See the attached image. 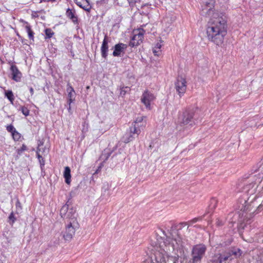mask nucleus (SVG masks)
I'll return each mask as SVG.
<instances>
[{
    "mask_svg": "<svg viewBox=\"0 0 263 263\" xmlns=\"http://www.w3.org/2000/svg\"><path fill=\"white\" fill-rule=\"evenodd\" d=\"M157 242L152 250L151 256L142 263H178L179 255L183 253L184 242L178 230L171 237H166L164 231L156 232Z\"/></svg>",
    "mask_w": 263,
    "mask_h": 263,
    "instance_id": "f257e3e1",
    "label": "nucleus"
},
{
    "mask_svg": "<svg viewBox=\"0 0 263 263\" xmlns=\"http://www.w3.org/2000/svg\"><path fill=\"white\" fill-rule=\"evenodd\" d=\"M201 14L210 17L206 28L208 39L218 46L221 45L227 33V18L226 15L214 12L213 5L206 3L201 10Z\"/></svg>",
    "mask_w": 263,
    "mask_h": 263,
    "instance_id": "f03ea898",
    "label": "nucleus"
},
{
    "mask_svg": "<svg viewBox=\"0 0 263 263\" xmlns=\"http://www.w3.org/2000/svg\"><path fill=\"white\" fill-rule=\"evenodd\" d=\"M242 253V251L238 248H233L215 254L210 259L211 263H229L232 260L234 256L235 258L240 257Z\"/></svg>",
    "mask_w": 263,
    "mask_h": 263,
    "instance_id": "7ed1b4c3",
    "label": "nucleus"
},
{
    "mask_svg": "<svg viewBox=\"0 0 263 263\" xmlns=\"http://www.w3.org/2000/svg\"><path fill=\"white\" fill-rule=\"evenodd\" d=\"M60 215L65 222H72L73 220L78 221L76 210L68 203V201L61 209Z\"/></svg>",
    "mask_w": 263,
    "mask_h": 263,
    "instance_id": "20e7f679",
    "label": "nucleus"
},
{
    "mask_svg": "<svg viewBox=\"0 0 263 263\" xmlns=\"http://www.w3.org/2000/svg\"><path fill=\"white\" fill-rule=\"evenodd\" d=\"M65 228L63 232V237L65 240L70 241L74 235L76 229L79 227L78 221L75 220L72 222H65Z\"/></svg>",
    "mask_w": 263,
    "mask_h": 263,
    "instance_id": "39448f33",
    "label": "nucleus"
},
{
    "mask_svg": "<svg viewBox=\"0 0 263 263\" xmlns=\"http://www.w3.org/2000/svg\"><path fill=\"white\" fill-rule=\"evenodd\" d=\"M206 247L203 245H198L194 246L192 251V259L190 260V263L200 262L203 257Z\"/></svg>",
    "mask_w": 263,
    "mask_h": 263,
    "instance_id": "423d86ee",
    "label": "nucleus"
},
{
    "mask_svg": "<svg viewBox=\"0 0 263 263\" xmlns=\"http://www.w3.org/2000/svg\"><path fill=\"white\" fill-rule=\"evenodd\" d=\"M194 113L190 110H184L179 118V124L181 126H184L189 124L192 120Z\"/></svg>",
    "mask_w": 263,
    "mask_h": 263,
    "instance_id": "0eeeda50",
    "label": "nucleus"
},
{
    "mask_svg": "<svg viewBox=\"0 0 263 263\" xmlns=\"http://www.w3.org/2000/svg\"><path fill=\"white\" fill-rule=\"evenodd\" d=\"M145 31L143 29H139L134 31V34L129 43V45L132 47L140 45L143 41V35Z\"/></svg>",
    "mask_w": 263,
    "mask_h": 263,
    "instance_id": "6e6552de",
    "label": "nucleus"
},
{
    "mask_svg": "<svg viewBox=\"0 0 263 263\" xmlns=\"http://www.w3.org/2000/svg\"><path fill=\"white\" fill-rule=\"evenodd\" d=\"M175 89L180 97H181L186 90V81L182 78H178L175 82Z\"/></svg>",
    "mask_w": 263,
    "mask_h": 263,
    "instance_id": "1a4fd4ad",
    "label": "nucleus"
},
{
    "mask_svg": "<svg viewBox=\"0 0 263 263\" xmlns=\"http://www.w3.org/2000/svg\"><path fill=\"white\" fill-rule=\"evenodd\" d=\"M155 98L156 97L153 93L146 90L143 93L141 98V101L145 106L146 108L150 110L151 109V102L153 101Z\"/></svg>",
    "mask_w": 263,
    "mask_h": 263,
    "instance_id": "9d476101",
    "label": "nucleus"
},
{
    "mask_svg": "<svg viewBox=\"0 0 263 263\" xmlns=\"http://www.w3.org/2000/svg\"><path fill=\"white\" fill-rule=\"evenodd\" d=\"M135 124H133V125L130 127V135L128 137H124V142L128 143L130 141L133 140L134 138V135L135 134L138 136L140 133V129Z\"/></svg>",
    "mask_w": 263,
    "mask_h": 263,
    "instance_id": "9b49d317",
    "label": "nucleus"
},
{
    "mask_svg": "<svg viewBox=\"0 0 263 263\" xmlns=\"http://www.w3.org/2000/svg\"><path fill=\"white\" fill-rule=\"evenodd\" d=\"M112 54L114 57H118L121 55V53L124 52L127 48V45L123 43H118L115 45Z\"/></svg>",
    "mask_w": 263,
    "mask_h": 263,
    "instance_id": "f8f14e48",
    "label": "nucleus"
},
{
    "mask_svg": "<svg viewBox=\"0 0 263 263\" xmlns=\"http://www.w3.org/2000/svg\"><path fill=\"white\" fill-rule=\"evenodd\" d=\"M10 69L12 72V79L16 82H20L22 77L21 72L15 65H11Z\"/></svg>",
    "mask_w": 263,
    "mask_h": 263,
    "instance_id": "ddd939ff",
    "label": "nucleus"
},
{
    "mask_svg": "<svg viewBox=\"0 0 263 263\" xmlns=\"http://www.w3.org/2000/svg\"><path fill=\"white\" fill-rule=\"evenodd\" d=\"M108 40L107 36L105 35L101 48V55L104 59H106L107 56V52L108 51Z\"/></svg>",
    "mask_w": 263,
    "mask_h": 263,
    "instance_id": "4468645a",
    "label": "nucleus"
},
{
    "mask_svg": "<svg viewBox=\"0 0 263 263\" xmlns=\"http://www.w3.org/2000/svg\"><path fill=\"white\" fill-rule=\"evenodd\" d=\"M76 4L86 11H90L91 6L88 0H74Z\"/></svg>",
    "mask_w": 263,
    "mask_h": 263,
    "instance_id": "2eb2a0df",
    "label": "nucleus"
},
{
    "mask_svg": "<svg viewBox=\"0 0 263 263\" xmlns=\"http://www.w3.org/2000/svg\"><path fill=\"white\" fill-rule=\"evenodd\" d=\"M67 86V91L68 92V103L70 105L71 103L74 101L76 94L74 89L69 85V84H68Z\"/></svg>",
    "mask_w": 263,
    "mask_h": 263,
    "instance_id": "dca6fc26",
    "label": "nucleus"
},
{
    "mask_svg": "<svg viewBox=\"0 0 263 263\" xmlns=\"http://www.w3.org/2000/svg\"><path fill=\"white\" fill-rule=\"evenodd\" d=\"M66 15L70 19L73 23H77L78 18L75 15V11L72 10L69 8L67 9L66 11Z\"/></svg>",
    "mask_w": 263,
    "mask_h": 263,
    "instance_id": "f3484780",
    "label": "nucleus"
},
{
    "mask_svg": "<svg viewBox=\"0 0 263 263\" xmlns=\"http://www.w3.org/2000/svg\"><path fill=\"white\" fill-rule=\"evenodd\" d=\"M64 177L65 179V182L67 184H70L71 182V174L70 169L68 166H66L65 167V170L64 172Z\"/></svg>",
    "mask_w": 263,
    "mask_h": 263,
    "instance_id": "a211bd4d",
    "label": "nucleus"
},
{
    "mask_svg": "<svg viewBox=\"0 0 263 263\" xmlns=\"http://www.w3.org/2000/svg\"><path fill=\"white\" fill-rule=\"evenodd\" d=\"M145 118V117L144 116H140L137 117L133 124H135L138 127L145 126L146 125V121H143Z\"/></svg>",
    "mask_w": 263,
    "mask_h": 263,
    "instance_id": "6ab92c4d",
    "label": "nucleus"
},
{
    "mask_svg": "<svg viewBox=\"0 0 263 263\" xmlns=\"http://www.w3.org/2000/svg\"><path fill=\"white\" fill-rule=\"evenodd\" d=\"M160 43H157L155 47L153 48V53L155 55L159 56L161 53V48L162 47V43L163 41L162 40L160 41Z\"/></svg>",
    "mask_w": 263,
    "mask_h": 263,
    "instance_id": "aec40b11",
    "label": "nucleus"
},
{
    "mask_svg": "<svg viewBox=\"0 0 263 263\" xmlns=\"http://www.w3.org/2000/svg\"><path fill=\"white\" fill-rule=\"evenodd\" d=\"M5 96L7 97L8 99L11 102V103H13V102L14 101V96L11 90H7L5 91Z\"/></svg>",
    "mask_w": 263,
    "mask_h": 263,
    "instance_id": "412c9836",
    "label": "nucleus"
},
{
    "mask_svg": "<svg viewBox=\"0 0 263 263\" xmlns=\"http://www.w3.org/2000/svg\"><path fill=\"white\" fill-rule=\"evenodd\" d=\"M26 30L28 33V36L30 39L33 40V32L31 30V27L29 25H26L25 26Z\"/></svg>",
    "mask_w": 263,
    "mask_h": 263,
    "instance_id": "4be33fe9",
    "label": "nucleus"
},
{
    "mask_svg": "<svg viewBox=\"0 0 263 263\" xmlns=\"http://www.w3.org/2000/svg\"><path fill=\"white\" fill-rule=\"evenodd\" d=\"M218 201L216 198H213L210 200V207L212 209H214L216 208Z\"/></svg>",
    "mask_w": 263,
    "mask_h": 263,
    "instance_id": "5701e85b",
    "label": "nucleus"
},
{
    "mask_svg": "<svg viewBox=\"0 0 263 263\" xmlns=\"http://www.w3.org/2000/svg\"><path fill=\"white\" fill-rule=\"evenodd\" d=\"M200 219H201V218L199 217L194 218L193 219H192L191 220L189 221V222L182 223H181V224H184L185 226H186L187 224H189L191 225L194 223L197 222Z\"/></svg>",
    "mask_w": 263,
    "mask_h": 263,
    "instance_id": "b1692460",
    "label": "nucleus"
},
{
    "mask_svg": "<svg viewBox=\"0 0 263 263\" xmlns=\"http://www.w3.org/2000/svg\"><path fill=\"white\" fill-rule=\"evenodd\" d=\"M37 157L39 160L40 165L41 166H44L45 165V161L41 155V153H36Z\"/></svg>",
    "mask_w": 263,
    "mask_h": 263,
    "instance_id": "393cba45",
    "label": "nucleus"
},
{
    "mask_svg": "<svg viewBox=\"0 0 263 263\" xmlns=\"http://www.w3.org/2000/svg\"><path fill=\"white\" fill-rule=\"evenodd\" d=\"M45 34L47 38H51L53 34V32L50 29H46L45 31Z\"/></svg>",
    "mask_w": 263,
    "mask_h": 263,
    "instance_id": "a878e982",
    "label": "nucleus"
},
{
    "mask_svg": "<svg viewBox=\"0 0 263 263\" xmlns=\"http://www.w3.org/2000/svg\"><path fill=\"white\" fill-rule=\"evenodd\" d=\"M12 135L14 140H18L21 138V135L16 130L12 134Z\"/></svg>",
    "mask_w": 263,
    "mask_h": 263,
    "instance_id": "bb28decb",
    "label": "nucleus"
},
{
    "mask_svg": "<svg viewBox=\"0 0 263 263\" xmlns=\"http://www.w3.org/2000/svg\"><path fill=\"white\" fill-rule=\"evenodd\" d=\"M21 111L25 116H27L29 115V110L25 106L21 107Z\"/></svg>",
    "mask_w": 263,
    "mask_h": 263,
    "instance_id": "cd10ccee",
    "label": "nucleus"
},
{
    "mask_svg": "<svg viewBox=\"0 0 263 263\" xmlns=\"http://www.w3.org/2000/svg\"><path fill=\"white\" fill-rule=\"evenodd\" d=\"M44 142L42 140H39L38 142V146L37 148L36 153H41V147L43 146Z\"/></svg>",
    "mask_w": 263,
    "mask_h": 263,
    "instance_id": "c85d7f7f",
    "label": "nucleus"
},
{
    "mask_svg": "<svg viewBox=\"0 0 263 263\" xmlns=\"http://www.w3.org/2000/svg\"><path fill=\"white\" fill-rule=\"evenodd\" d=\"M6 128L7 131L10 132L11 134H12L13 132H15V128L12 125H9L7 126Z\"/></svg>",
    "mask_w": 263,
    "mask_h": 263,
    "instance_id": "c756f323",
    "label": "nucleus"
},
{
    "mask_svg": "<svg viewBox=\"0 0 263 263\" xmlns=\"http://www.w3.org/2000/svg\"><path fill=\"white\" fill-rule=\"evenodd\" d=\"M9 219L10 220H11L12 221V223H14L15 222V221L16 220V218L14 217V213L13 212H12L10 213V214L9 216Z\"/></svg>",
    "mask_w": 263,
    "mask_h": 263,
    "instance_id": "7c9ffc66",
    "label": "nucleus"
},
{
    "mask_svg": "<svg viewBox=\"0 0 263 263\" xmlns=\"http://www.w3.org/2000/svg\"><path fill=\"white\" fill-rule=\"evenodd\" d=\"M49 150L46 147H41V153L43 155H47L48 153Z\"/></svg>",
    "mask_w": 263,
    "mask_h": 263,
    "instance_id": "2f4dec72",
    "label": "nucleus"
},
{
    "mask_svg": "<svg viewBox=\"0 0 263 263\" xmlns=\"http://www.w3.org/2000/svg\"><path fill=\"white\" fill-rule=\"evenodd\" d=\"M216 225L218 227L222 226L224 224V221H223L222 220L217 219L216 220Z\"/></svg>",
    "mask_w": 263,
    "mask_h": 263,
    "instance_id": "473e14b6",
    "label": "nucleus"
},
{
    "mask_svg": "<svg viewBox=\"0 0 263 263\" xmlns=\"http://www.w3.org/2000/svg\"><path fill=\"white\" fill-rule=\"evenodd\" d=\"M16 207L17 209H20V210H22V206H21V202H20L19 200L17 199V201H16Z\"/></svg>",
    "mask_w": 263,
    "mask_h": 263,
    "instance_id": "72a5a7b5",
    "label": "nucleus"
},
{
    "mask_svg": "<svg viewBox=\"0 0 263 263\" xmlns=\"http://www.w3.org/2000/svg\"><path fill=\"white\" fill-rule=\"evenodd\" d=\"M103 166V162H102L100 164V166L98 167V169L96 171L95 174H97L100 171V170H101V168H102V167Z\"/></svg>",
    "mask_w": 263,
    "mask_h": 263,
    "instance_id": "f704fd0d",
    "label": "nucleus"
},
{
    "mask_svg": "<svg viewBox=\"0 0 263 263\" xmlns=\"http://www.w3.org/2000/svg\"><path fill=\"white\" fill-rule=\"evenodd\" d=\"M26 149H27L26 146L25 145L23 144L22 145V146L21 147L20 151L23 152V151H26Z\"/></svg>",
    "mask_w": 263,
    "mask_h": 263,
    "instance_id": "c9c22d12",
    "label": "nucleus"
},
{
    "mask_svg": "<svg viewBox=\"0 0 263 263\" xmlns=\"http://www.w3.org/2000/svg\"><path fill=\"white\" fill-rule=\"evenodd\" d=\"M218 1L220 3L223 4L227 3L228 0H218Z\"/></svg>",
    "mask_w": 263,
    "mask_h": 263,
    "instance_id": "e433bc0d",
    "label": "nucleus"
},
{
    "mask_svg": "<svg viewBox=\"0 0 263 263\" xmlns=\"http://www.w3.org/2000/svg\"><path fill=\"white\" fill-rule=\"evenodd\" d=\"M126 93V91L123 89V88H122L121 90L120 94L121 95H125Z\"/></svg>",
    "mask_w": 263,
    "mask_h": 263,
    "instance_id": "4c0bfd02",
    "label": "nucleus"
},
{
    "mask_svg": "<svg viewBox=\"0 0 263 263\" xmlns=\"http://www.w3.org/2000/svg\"><path fill=\"white\" fill-rule=\"evenodd\" d=\"M30 92L31 95H32L33 94L34 91H33V88L32 87L30 88Z\"/></svg>",
    "mask_w": 263,
    "mask_h": 263,
    "instance_id": "58836bf2",
    "label": "nucleus"
},
{
    "mask_svg": "<svg viewBox=\"0 0 263 263\" xmlns=\"http://www.w3.org/2000/svg\"><path fill=\"white\" fill-rule=\"evenodd\" d=\"M109 156V155L108 154H107V156L105 158V159H104L103 162H105L106 160H107V159L108 158Z\"/></svg>",
    "mask_w": 263,
    "mask_h": 263,
    "instance_id": "ea45409f",
    "label": "nucleus"
},
{
    "mask_svg": "<svg viewBox=\"0 0 263 263\" xmlns=\"http://www.w3.org/2000/svg\"><path fill=\"white\" fill-rule=\"evenodd\" d=\"M68 111H69V112L70 111V110H71V106H70V105H69V107H68Z\"/></svg>",
    "mask_w": 263,
    "mask_h": 263,
    "instance_id": "a19ab883",
    "label": "nucleus"
},
{
    "mask_svg": "<svg viewBox=\"0 0 263 263\" xmlns=\"http://www.w3.org/2000/svg\"><path fill=\"white\" fill-rule=\"evenodd\" d=\"M262 242H263V240H262Z\"/></svg>",
    "mask_w": 263,
    "mask_h": 263,
    "instance_id": "79ce46f5",
    "label": "nucleus"
}]
</instances>
